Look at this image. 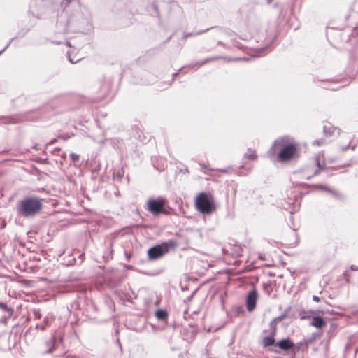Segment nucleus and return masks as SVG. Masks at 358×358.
<instances>
[{
  "mask_svg": "<svg viewBox=\"0 0 358 358\" xmlns=\"http://www.w3.org/2000/svg\"><path fill=\"white\" fill-rule=\"evenodd\" d=\"M44 322H45V324L48 325V318H45L44 319Z\"/></svg>",
  "mask_w": 358,
  "mask_h": 358,
  "instance_id": "obj_28",
  "label": "nucleus"
},
{
  "mask_svg": "<svg viewBox=\"0 0 358 358\" xmlns=\"http://www.w3.org/2000/svg\"><path fill=\"white\" fill-rule=\"evenodd\" d=\"M47 346L49 347V350L47 351L48 353H50L52 352V350L55 347V336H52L51 338V339L47 342Z\"/></svg>",
  "mask_w": 358,
  "mask_h": 358,
  "instance_id": "obj_13",
  "label": "nucleus"
},
{
  "mask_svg": "<svg viewBox=\"0 0 358 358\" xmlns=\"http://www.w3.org/2000/svg\"><path fill=\"white\" fill-rule=\"evenodd\" d=\"M67 1H68V2H69V1H70V0H67Z\"/></svg>",
  "mask_w": 358,
  "mask_h": 358,
  "instance_id": "obj_37",
  "label": "nucleus"
},
{
  "mask_svg": "<svg viewBox=\"0 0 358 358\" xmlns=\"http://www.w3.org/2000/svg\"><path fill=\"white\" fill-rule=\"evenodd\" d=\"M257 297L258 294L255 289H253L248 293L246 298V306L249 312L252 311L255 308Z\"/></svg>",
  "mask_w": 358,
  "mask_h": 358,
  "instance_id": "obj_6",
  "label": "nucleus"
},
{
  "mask_svg": "<svg viewBox=\"0 0 358 358\" xmlns=\"http://www.w3.org/2000/svg\"><path fill=\"white\" fill-rule=\"evenodd\" d=\"M311 326L320 329L326 324L324 320L320 316H314L310 324Z\"/></svg>",
  "mask_w": 358,
  "mask_h": 358,
  "instance_id": "obj_8",
  "label": "nucleus"
},
{
  "mask_svg": "<svg viewBox=\"0 0 358 358\" xmlns=\"http://www.w3.org/2000/svg\"><path fill=\"white\" fill-rule=\"evenodd\" d=\"M10 43H11V41H9V43L6 46L8 47Z\"/></svg>",
  "mask_w": 358,
  "mask_h": 358,
  "instance_id": "obj_36",
  "label": "nucleus"
},
{
  "mask_svg": "<svg viewBox=\"0 0 358 358\" xmlns=\"http://www.w3.org/2000/svg\"><path fill=\"white\" fill-rule=\"evenodd\" d=\"M166 201L162 198L150 199L147 201V209L153 214L162 213Z\"/></svg>",
  "mask_w": 358,
  "mask_h": 358,
  "instance_id": "obj_5",
  "label": "nucleus"
},
{
  "mask_svg": "<svg viewBox=\"0 0 358 358\" xmlns=\"http://www.w3.org/2000/svg\"><path fill=\"white\" fill-rule=\"evenodd\" d=\"M6 48H7V46H6L3 50L0 51V54H1Z\"/></svg>",
  "mask_w": 358,
  "mask_h": 358,
  "instance_id": "obj_31",
  "label": "nucleus"
},
{
  "mask_svg": "<svg viewBox=\"0 0 358 358\" xmlns=\"http://www.w3.org/2000/svg\"><path fill=\"white\" fill-rule=\"evenodd\" d=\"M219 57H209V58H207L206 59L203 60V62H198L196 64V65H198L199 66H201L202 65L208 63V62H212V61H215V60H217L218 59Z\"/></svg>",
  "mask_w": 358,
  "mask_h": 358,
  "instance_id": "obj_15",
  "label": "nucleus"
},
{
  "mask_svg": "<svg viewBox=\"0 0 358 358\" xmlns=\"http://www.w3.org/2000/svg\"><path fill=\"white\" fill-rule=\"evenodd\" d=\"M34 316H35L36 318H38V319H40V318H41V313H40L39 310H34Z\"/></svg>",
  "mask_w": 358,
  "mask_h": 358,
  "instance_id": "obj_18",
  "label": "nucleus"
},
{
  "mask_svg": "<svg viewBox=\"0 0 358 358\" xmlns=\"http://www.w3.org/2000/svg\"><path fill=\"white\" fill-rule=\"evenodd\" d=\"M351 270L352 271H356V270H358V268L354 265L351 266Z\"/></svg>",
  "mask_w": 358,
  "mask_h": 358,
  "instance_id": "obj_26",
  "label": "nucleus"
},
{
  "mask_svg": "<svg viewBox=\"0 0 358 358\" xmlns=\"http://www.w3.org/2000/svg\"><path fill=\"white\" fill-rule=\"evenodd\" d=\"M266 50V48H264L259 50V53L257 55V56H262L263 52H264Z\"/></svg>",
  "mask_w": 358,
  "mask_h": 358,
  "instance_id": "obj_23",
  "label": "nucleus"
},
{
  "mask_svg": "<svg viewBox=\"0 0 358 358\" xmlns=\"http://www.w3.org/2000/svg\"><path fill=\"white\" fill-rule=\"evenodd\" d=\"M70 158L71 159L73 162H76L77 161H78L79 159V155L76 154V153H71L70 154Z\"/></svg>",
  "mask_w": 358,
  "mask_h": 358,
  "instance_id": "obj_17",
  "label": "nucleus"
},
{
  "mask_svg": "<svg viewBox=\"0 0 358 358\" xmlns=\"http://www.w3.org/2000/svg\"><path fill=\"white\" fill-rule=\"evenodd\" d=\"M278 152V158L280 162H286L292 159L296 153V146L287 136L275 140L270 150L271 155Z\"/></svg>",
  "mask_w": 358,
  "mask_h": 358,
  "instance_id": "obj_1",
  "label": "nucleus"
},
{
  "mask_svg": "<svg viewBox=\"0 0 358 358\" xmlns=\"http://www.w3.org/2000/svg\"><path fill=\"white\" fill-rule=\"evenodd\" d=\"M322 141L316 140L313 143L316 145H321L322 144Z\"/></svg>",
  "mask_w": 358,
  "mask_h": 358,
  "instance_id": "obj_20",
  "label": "nucleus"
},
{
  "mask_svg": "<svg viewBox=\"0 0 358 358\" xmlns=\"http://www.w3.org/2000/svg\"><path fill=\"white\" fill-rule=\"evenodd\" d=\"M313 176H307V179L309 180Z\"/></svg>",
  "mask_w": 358,
  "mask_h": 358,
  "instance_id": "obj_33",
  "label": "nucleus"
},
{
  "mask_svg": "<svg viewBox=\"0 0 358 358\" xmlns=\"http://www.w3.org/2000/svg\"><path fill=\"white\" fill-rule=\"evenodd\" d=\"M190 36H192V34H188V35H185V38H187V37Z\"/></svg>",
  "mask_w": 358,
  "mask_h": 358,
  "instance_id": "obj_32",
  "label": "nucleus"
},
{
  "mask_svg": "<svg viewBox=\"0 0 358 358\" xmlns=\"http://www.w3.org/2000/svg\"><path fill=\"white\" fill-rule=\"evenodd\" d=\"M320 188L322 189H325V190L329 191V192H331L336 198H338V199H341L342 198V196H341L340 193H338L337 192H335L334 190H331V189H328L327 187H326L324 186H320Z\"/></svg>",
  "mask_w": 358,
  "mask_h": 358,
  "instance_id": "obj_14",
  "label": "nucleus"
},
{
  "mask_svg": "<svg viewBox=\"0 0 358 358\" xmlns=\"http://www.w3.org/2000/svg\"><path fill=\"white\" fill-rule=\"evenodd\" d=\"M315 162H316V164L317 166V169L315 171L313 176L317 175L322 169H324V166H320V162L317 159H315Z\"/></svg>",
  "mask_w": 358,
  "mask_h": 358,
  "instance_id": "obj_16",
  "label": "nucleus"
},
{
  "mask_svg": "<svg viewBox=\"0 0 358 358\" xmlns=\"http://www.w3.org/2000/svg\"><path fill=\"white\" fill-rule=\"evenodd\" d=\"M177 246V242L174 240L170 239L166 242L153 246L148 251V256L149 259L155 260L161 258L164 255L169 252L170 249L175 248Z\"/></svg>",
  "mask_w": 358,
  "mask_h": 358,
  "instance_id": "obj_4",
  "label": "nucleus"
},
{
  "mask_svg": "<svg viewBox=\"0 0 358 358\" xmlns=\"http://www.w3.org/2000/svg\"><path fill=\"white\" fill-rule=\"evenodd\" d=\"M241 59L248 60V59H246V58H234V59H231V60H241Z\"/></svg>",
  "mask_w": 358,
  "mask_h": 358,
  "instance_id": "obj_25",
  "label": "nucleus"
},
{
  "mask_svg": "<svg viewBox=\"0 0 358 358\" xmlns=\"http://www.w3.org/2000/svg\"><path fill=\"white\" fill-rule=\"evenodd\" d=\"M274 343H275V339L273 338V335H272L271 336L264 337L263 339V345L265 347L272 345Z\"/></svg>",
  "mask_w": 358,
  "mask_h": 358,
  "instance_id": "obj_10",
  "label": "nucleus"
},
{
  "mask_svg": "<svg viewBox=\"0 0 358 358\" xmlns=\"http://www.w3.org/2000/svg\"><path fill=\"white\" fill-rule=\"evenodd\" d=\"M203 170L205 171L206 169H208V167L203 164L201 165Z\"/></svg>",
  "mask_w": 358,
  "mask_h": 358,
  "instance_id": "obj_27",
  "label": "nucleus"
},
{
  "mask_svg": "<svg viewBox=\"0 0 358 358\" xmlns=\"http://www.w3.org/2000/svg\"><path fill=\"white\" fill-rule=\"evenodd\" d=\"M43 208V199L37 196H28L16 205L17 213L24 217H31L40 213Z\"/></svg>",
  "mask_w": 358,
  "mask_h": 358,
  "instance_id": "obj_2",
  "label": "nucleus"
},
{
  "mask_svg": "<svg viewBox=\"0 0 358 358\" xmlns=\"http://www.w3.org/2000/svg\"><path fill=\"white\" fill-rule=\"evenodd\" d=\"M55 141H56V140H55H55H52V141H51V143H55Z\"/></svg>",
  "mask_w": 358,
  "mask_h": 358,
  "instance_id": "obj_35",
  "label": "nucleus"
},
{
  "mask_svg": "<svg viewBox=\"0 0 358 358\" xmlns=\"http://www.w3.org/2000/svg\"><path fill=\"white\" fill-rule=\"evenodd\" d=\"M275 345L279 347V348H280L282 350H288L294 346V344L291 342L289 339L287 338L278 341L275 344Z\"/></svg>",
  "mask_w": 358,
  "mask_h": 358,
  "instance_id": "obj_7",
  "label": "nucleus"
},
{
  "mask_svg": "<svg viewBox=\"0 0 358 358\" xmlns=\"http://www.w3.org/2000/svg\"><path fill=\"white\" fill-rule=\"evenodd\" d=\"M324 132L326 135L331 136L334 133L338 134V129L337 128L331 127V126H330V127L324 126Z\"/></svg>",
  "mask_w": 358,
  "mask_h": 358,
  "instance_id": "obj_9",
  "label": "nucleus"
},
{
  "mask_svg": "<svg viewBox=\"0 0 358 358\" xmlns=\"http://www.w3.org/2000/svg\"><path fill=\"white\" fill-rule=\"evenodd\" d=\"M66 358H69V357H66Z\"/></svg>",
  "mask_w": 358,
  "mask_h": 358,
  "instance_id": "obj_38",
  "label": "nucleus"
},
{
  "mask_svg": "<svg viewBox=\"0 0 358 358\" xmlns=\"http://www.w3.org/2000/svg\"><path fill=\"white\" fill-rule=\"evenodd\" d=\"M155 315L157 319L164 320L167 317V313L164 310H159L156 312Z\"/></svg>",
  "mask_w": 358,
  "mask_h": 358,
  "instance_id": "obj_11",
  "label": "nucleus"
},
{
  "mask_svg": "<svg viewBox=\"0 0 358 358\" xmlns=\"http://www.w3.org/2000/svg\"><path fill=\"white\" fill-rule=\"evenodd\" d=\"M313 300L314 301L319 302V301H320V297H318V296H315V295H314V296H313Z\"/></svg>",
  "mask_w": 358,
  "mask_h": 358,
  "instance_id": "obj_22",
  "label": "nucleus"
},
{
  "mask_svg": "<svg viewBox=\"0 0 358 358\" xmlns=\"http://www.w3.org/2000/svg\"><path fill=\"white\" fill-rule=\"evenodd\" d=\"M37 329L39 328V326L38 325H36V327ZM40 329L42 330V331H44L45 329V326H41L40 327Z\"/></svg>",
  "mask_w": 358,
  "mask_h": 358,
  "instance_id": "obj_24",
  "label": "nucleus"
},
{
  "mask_svg": "<svg viewBox=\"0 0 358 358\" xmlns=\"http://www.w3.org/2000/svg\"><path fill=\"white\" fill-rule=\"evenodd\" d=\"M0 308L5 310H8V308L6 304H5L3 303H0Z\"/></svg>",
  "mask_w": 358,
  "mask_h": 358,
  "instance_id": "obj_19",
  "label": "nucleus"
},
{
  "mask_svg": "<svg viewBox=\"0 0 358 358\" xmlns=\"http://www.w3.org/2000/svg\"><path fill=\"white\" fill-rule=\"evenodd\" d=\"M245 157L249 159L254 160L257 158L255 151L252 149H248L245 154Z\"/></svg>",
  "mask_w": 358,
  "mask_h": 358,
  "instance_id": "obj_12",
  "label": "nucleus"
},
{
  "mask_svg": "<svg viewBox=\"0 0 358 358\" xmlns=\"http://www.w3.org/2000/svg\"><path fill=\"white\" fill-rule=\"evenodd\" d=\"M350 145V143H348V145L344 148H342L343 150H345Z\"/></svg>",
  "mask_w": 358,
  "mask_h": 358,
  "instance_id": "obj_29",
  "label": "nucleus"
},
{
  "mask_svg": "<svg viewBox=\"0 0 358 358\" xmlns=\"http://www.w3.org/2000/svg\"><path fill=\"white\" fill-rule=\"evenodd\" d=\"M69 59L71 63H76L80 59L74 60L73 58H71V55L69 54Z\"/></svg>",
  "mask_w": 358,
  "mask_h": 358,
  "instance_id": "obj_21",
  "label": "nucleus"
},
{
  "mask_svg": "<svg viewBox=\"0 0 358 358\" xmlns=\"http://www.w3.org/2000/svg\"><path fill=\"white\" fill-rule=\"evenodd\" d=\"M307 317H306V316H302V317H301V319H306V318H307Z\"/></svg>",
  "mask_w": 358,
  "mask_h": 358,
  "instance_id": "obj_34",
  "label": "nucleus"
},
{
  "mask_svg": "<svg viewBox=\"0 0 358 358\" xmlns=\"http://www.w3.org/2000/svg\"><path fill=\"white\" fill-rule=\"evenodd\" d=\"M66 157V154L64 153L62 155V158L65 159Z\"/></svg>",
  "mask_w": 358,
  "mask_h": 358,
  "instance_id": "obj_30",
  "label": "nucleus"
},
{
  "mask_svg": "<svg viewBox=\"0 0 358 358\" xmlns=\"http://www.w3.org/2000/svg\"><path fill=\"white\" fill-rule=\"evenodd\" d=\"M196 209L203 215H210L216 209L213 198L206 192L200 193L196 200Z\"/></svg>",
  "mask_w": 358,
  "mask_h": 358,
  "instance_id": "obj_3",
  "label": "nucleus"
}]
</instances>
